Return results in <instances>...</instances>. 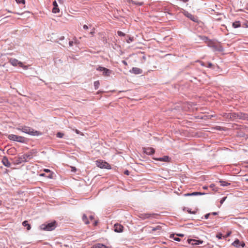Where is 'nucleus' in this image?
I'll return each mask as SVG.
<instances>
[{"label":"nucleus","instance_id":"f257e3e1","mask_svg":"<svg viewBox=\"0 0 248 248\" xmlns=\"http://www.w3.org/2000/svg\"><path fill=\"white\" fill-rule=\"evenodd\" d=\"M17 129L22 131V132L32 136H39L42 135V133L40 132L34 130L32 128L27 126H20L17 128Z\"/></svg>","mask_w":248,"mask_h":248},{"label":"nucleus","instance_id":"f03ea898","mask_svg":"<svg viewBox=\"0 0 248 248\" xmlns=\"http://www.w3.org/2000/svg\"><path fill=\"white\" fill-rule=\"evenodd\" d=\"M8 138L11 140L17 141L21 143H25L27 139L23 137L16 135L14 134H10L8 136Z\"/></svg>","mask_w":248,"mask_h":248},{"label":"nucleus","instance_id":"7ed1b4c3","mask_svg":"<svg viewBox=\"0 0 248 248\" xmlns=\"http://www.w3.org/2000/svg\"><path fill=\"white\" fill-rule=\"evenodd\" d=\"M41 229L44 230L52 231L56 227V221H53L46 224H42L41 226Z\"/></svg>","mask_w":248,"mask_h":248},{"label":"nucleus","instance_id":"20e7f679","mask_svg":"<svg viewBox=\"0 0 248 248\" xmlns=\"http://www.w3.org/2000/svg\"><path fill=\"white\" fill-rule=\"evenodd\" d=\"M96 164L98 167L101 169H111V166L108 163L102 160L96 161Z\"/></svg>","mask_w":248,"mask_h":248},{"label":"nucleus","instance_id":"39448f33","mask_svg":"<svg viewBox=\"0 0 248 248\" xmlns=\"http://www.w3.org/2000/svg\"><path fill=\"white\" fill-rule=\"evenodd\" d=\"M9 62L14 66L18 65L20 67L23 68L24 69H27L28 68L27 66L24 65L22 62H19L17 60L14 58H11L9 60Z\"/></svg>","mask_w":248,"mask_h":248},{"label":"nucleus","instance_id":"423d86ee","mask_svg":"<svg viewBox=\"0 0 248 248\" xmlns=\"http://www.w3.org/2000/svg\"><path fill=\"white\" fill-rule=\"evenodd\" d=\"M162 227L163 226L160 225H157L155 227H149L150 229L149 232L152 233L156 232L158 234H159L162 231Z\"/></svg>","mask_w":248,"mask_h":248},{"label":"nucleus","instance_id":"0eeeda50","mask_svg":"<svg viewBox=\"0 0 248 248\" xmlns=\"http://www.w3.org/2000/svg\"><path fill=\"white\" fill-rule=\"evenodd\" d=\"M32 155L31 152L28 153L26 154L23 155L21 156V159L23 161H27L29 159H30L32 158Z\"/></svg>","mask_w":248,"mask_h":248},{"label":"nucleus","instance_id":"6e6552de","mask_svg":"<svg viewBox=\"0 0 248 248\" xmlns=\"http://www.w3.org/2000/svg\"><path fill=\"white\" fill-rule=\"evenodd\" d=\"M124 227L120 224H115L114 225V230L117 232H122L123 231Z\"/></svg>","mask_w":248,"mask_h":248},{"label":"nucleus","instance_id":"1a4fd4ad","mask_svg":"<svg viewBox=\"0 0 248 248\" xmlns=\"http://www.w3.org/2000/svg\"><path fill=\"white\" fill-rule=\"evenodd\" d=\"M185 16L190 19L191 20L197 22L198 20L197 17L192 14L189 13L188 12L185 11L184 13Z\"/></svg>","mask_w":248,"mask_h":248},{"label":"nucleus","instance_id":"9d476101","mask_svg":"<svg viewBox=\"0 0 248 248\" xmlns=\"http://www.w3.org/2000/svg\"><path fill=\"white\" fill-rule=\"evenodd\" d=\"M157 215L155 214H142L140 216V217L142 219H146L149 218H155Z\"/></svg>","mask_w":248,"mask_h":248},{"label":"nucleus","instance_id":"9b49d317","mask_svg":"<svg viewBox=\"0 0 248 248\" xmlns=\"http://www.w3.org/2000/svg\"><path fill=\"white\" fill-rule=\"evenodd\" d=\"M144 152L147 155H152L155 153V150L154 148L151 147L144 148L143 149Z\"/></svg>","mask_w":248,"mask_h":248},{"label":"nucleus","instance_id":"f8f14e48","mask_svg":"<svg viewBox=\"0 0 248 248\" xmlns=\"http://www.w3.org/2000/svg\"><path fill=\"white\" fill-rule=\"evenodd\" d=\"M188 242L190 244L192 245H197L202 244L203 243V241L202 240L191 239L188 240Z\"/></svg>","mask_w":248,"mask_h":248},{"label":"nucleus","instance_id":"ddd939ff","mask_svg":"<svg viewBox=\"0 0 248 248\" xmlns=\"http://www.w3.org/2000/svg\"><path fill=\"white\" fill-rule=\"evenodd\" d=\"M2 163L3 165L7 167H10L11 166V163L9 161L8 158L6 156H4L2 159Z\"/></svg>","mask_w":248,"mask_h":248},{"label":"nucleus","instance_id":"4468645a","mask_svg":"<svg viewBox=\"0 0 248 248\" xmlns=\"http://www.w3.org/2000/svg\"><path fill=\"white\" fill-rule=\"evenodd\" d=\"M53 5L54 6V7L52 9V12L54 13H59L60 11V10L58 8V6L57 3V2L56 1H53Z\"/></svg>","mask_w":248,"mask_h":248},{"label":"nucleus","instance_id":"2eb2a0df","mask_svg":"<svg viewBox=\"0 0 248 248\" xmlns=\"http://www.w3.org/2000/svg\"><path fill=\"white\" fill-rule=\"evenodd\" d=\"M130 71L135 74H140L142 73V70L137 67H133Z\"/></svg>","mask_w":248,"mask_h":248},{"label":"nucleus","instance_id":"dca6fc26","mask_svg":"<svg viewBox=\"0 0 248 248\" xmlns=\"http://www.w3.org/2000/svg\"><path fill=\"white\" fill-rule=\"evenodd\" d=\"M155 159L156 160L160 161H164V162H167L170 161V158L168 156H164L162 157L155 158Z\"/></svg>","mask_w":248,"mask_h":248},{"label":"nucleus","instance_id":"f3484780","mask_svg":"<svg viewBox=\"0 0 248 248\" xmlns=\"http://www.w3.org/2000/svg\"><path fill=\"white\" fill-rule=\"evenodd\" d=\"M204 193L198 192H194L191 193H187L185 194V196H196V195H204Z\"/></svg>","mask_w":248,"mask_h":248},{"label":"nucleus","instance_id":"a211bd4d","mask_svg":"<svg viewBox=\"0 0 248 248\" xmlns=\"http://www.w3.org/2000/svg\"><path fill=\"white\" fill-rule=\"evenodd\" d=\"M241 22L239 21H236L232 23V26L234 28H237L241 27Z\"/></svg>","mask_w":248,"mask_h":248},{"label":"nucleus","instance_id":"6ab92c4d","mask_svg":"<svg viewBox=\"0 0 248 248\" xmlns=\"http://www.w3.org/2000/svg\"><path fill=\"white\" fill-rule=\"evenodd\" d=\"M91 248H106V246L102 244H96L93 246Z\"/></svg>","mask_w":248,"mask_h":248},{"label":"nucleus","instance_id":"aec40b11","mask_svg":"<svg viewBox=\"0 0 248 248\" xmlns=\"http://www.w3.org/2000/svg\"><path fill=\"white\" fill-rule=\"evenodd\" d=\"M23 226L27 227V230H30L31 228V225L28 223V221H24L22 223Z\"/></svg>","mask_w":248,"mask_h":248},{"label":"nucleus","instance_id":"412c9836","mask_svg":"<svg viewBox=\"0 0 248 248\" xmlns=\"http://www.w3.org/2000/svg\"><path fill=\"white\" fill-rule=\"evenodd\" d=\"M82 220L86 224H88L89 223V221L88 220L87 217L86 215L83 214L82 217Z\"/></svg>","mask_w":248,"mask_h":248},{"label":"nucleus","instance_id":"4be33fe9","mask_svg":"<svg viewBox=\"0 0 248 248\" xmlns=\"http://www.w3.org/2000/svg\"><path fill=\"white\" fill-rule=\"evenodd\" d=\"M129 2L138 5H142L143 4V2H137L133 0H129Z\"/></svg>","mask_w":248,"mask_h":248},{"label":"nucleus","instance_id":"5701e85b","mask_svg":"<svg viewBox=\"0 0 248 248\" xmlns=\"http://www.w3.org/2000/svg\"><path fill=\"white\" fill-rule=\"evenodd\" d=\"M240 241L238 239H236L232 243V245L235 247H238L240 246Z\"/></svg>","mask_w":248,"mask_h":248},{"label":"nucleus","instance_id":"b1692460","mask_svg":"<svg viewBox=\"0 0 248 248\" xmlns=\"http://www.w3.org/2000/svg\"><path fill=\"white\" fill-rule=\"evenodd\" d=\"M170 238L173 239L174 240L177 241H180V239L177 237L175 236V235L174 234H171L170 235Z\"/></svg>","mask_w":248,"mask_h":248},{"label":"nucleus","instance_id":"393cba45","mask_svg":"<svg viewBox=\"0 0 248 248\" xmlns=\"http://www.w3.org/2000/svg\"><path fill=\"white\" fill-rule=\"evenodd\" d=\"M187 211L189 213L195 214L196 213V212L197 211V209L196 208H195L194 210H192L191 209H190L188 208L187 209Z\"/></svg>","mask_w":248,"mask_h":248},{"label":"nucleus","instance_id":"a878e982","mask_svg":"<svg viewBox=\"0 0 248 248\" xmlns=\"http://www.w3.org/2000/svg\"><path fill=\"white\" fill-rule=\"evenodd\" d=\"M97 70L98 71H108V69L105 68V67H101V66H99L97 68Z\"/></svg>","mask_w":248,"mask_h":248},{"label":"nucleus","instance_id":"bb28decb","mask_svg":"<svg viewBox=\"0 0 248 248\" xmlns=\"http://www.w3.org/2000/svg\"><path fill=\"white\" fill-rule=\"evenodd\" d=\"M219 183L221 184V186H227L230 185V183L223 181H220Z\"/></svg>","mask_w":248,"mask_h":248},{"label":"nucleus","instance_id":"cd10ccee","mask_svg":"<svg viewBox=\"0 0 248 248\" xmlns=\"http://www.w3.org/2000/svg\"><path fill=\"white\" fill-rule=\"evenodd\" d=\"M103 75L104 76H109L111 73V71L110 70L108 69V71H103Z\"/></svg>","mask_w":248,"mask_h":248},{"label":"nucleus","instance_id":"c85d7f7f","mask_svg":"<svg viewBox=\"0 0 248 248\" xmlns=\"http://www.w3.org/2000/svg\"><path fill=\"white\" fill-rule=\"evenodd\" d=\"M94 86L95 89H97L99 86V81H96L94 82Z\"/></svg>","mask_w":248,"mask_h":248},{"label":"nucleus","instance_id":"c756f323","mask_svg":"<svg viewBox=\"0 0 248 248\" xmlns=\"http://www.w3.org/2000/svg\"><path fill=\"white\" fill-rule=\"evenodd\" d=\"M64 134L61 132H58L56 134L57 137L62 138L63 137Z\"/></svg>","mask_w":248,"mask_h":248},{"label":"nucleus","instance_id":"7c9ffc66","mask_svg":"<svg viewBox=\"0 0 248 248\" xmlns=\"http://www.w3.org/2000/svg\"><path fill=\"white\" fill-rule=\"evenodd\" d=\"M16 1L18 3L25 4V0H16Z\"/></svg>","mask_w":248,"mask_h":248},{"label":"nucleus","instance_id":"2f4dec72","mask_svg":"<svg viewBox=\"0 0 248 248\" xmlns=\"http://www.w3.org/2000/svg\"><path fill=\"white\" fill-rule=\"evenodd\" d=\"M216 237L218 238L219 239H221L222 237H223L222 234L221 233H217L216 235Z\"/></svg>","mask_w":248,"mask_h":248},{"label":"nucleus","instance_id":"473e14b6","mask_svg":"<svg viewBox=\"0 0 248 248\" xmlns=\"http://www.w3.org/2000/svg\"><path fill=\"white\" fill-rule=\"evenodd\" d=\"M118 34L119 35V36H124V33H123V32L121 31H118V32H117Z\"/></svg>","mask_w":248,"mask_h":248},{"label":"nucleus","instance_id":"72a5a7b5","mask_svg":"<svg viewBox=\"0 0 248 248\" xmlns=\"http://www.w3.org/2000/svg\"><path fill=\"white\" fill-rule=\"evenodd\" d=\"M231 233V232H228L225 235L223 236V237L224 238L228 237V236H229L230 235Z\"/></svg>","mask_w":248,"mask_h":248},{"label":"nucleus","instance_id":"f704fd0d","mask_svg":"<svg viewBox=\"0 0 248 248\" xmlns=\"http://www.w3.org/2000/svg\"><path fill=\"white\" fill-rule=\"evenodd\" d=\"M206 66L209 68H212L213 67V64L211 62H208Z\"/></svg>","mask_w":248,"mask_h":248},{"label":"nucleus","instance_id":"c9c22d12","mask_svg":"<svg viewBox=\"0 0 248 248\" xmlns=\"http://www.w3.org/2000/svg\"><path fill=\"white\" fill-rule=\"evenodd\" d=\"M71 171L73 172H76L77 170L76 168L75 167H71Z\"/></svg>","mask_w":248,"mask_h":248},{"label":"nucleus","instance_id":"e433bc0d","mask_svg":"<svg viewBox=\"0 0 248 248\" xmlns=\"http://www.w3.org/2000/svg\"><path fill=\"white\" fill-rule=\"evenodd\" d=\"M210 215H211V214H210V213H209V214H206V215H205V219H207V218H208V217H209V216H210Z\"/></svg>","mask_w":248,"mask_h":248},{"label":"nucleus","instance_id":"4c0bfd02","mask_svg":"<svg viewBox=\"0 0 248 248\" xmlns=\"http://www.w3.org/2000/svg\"><path fill=\"white\" fill-rule=\"evenodd\" d=\"M240 246H242V247H244L245 246V244L243 242H240Z\"/></svg>","mask_w":248,"mask_h":248},{"label":"nucleus","instance_id":"58836bf2","mask_svg":"<svg viewBox=\"0 0 248 248\" xmlns=\"http://www.w3.org/2000/svg\"><path fill=\"white\" fill-rule=\"evenodd\" d=\"M124 173L127 175H129V172L128 171V170H125L124 172Z\"/></svg>","mask_w":248,"mask_h":248},{"label":"nucleus","instance_id":"ea45409f","mask_svg":"<svg viewBox=\"0 0 248 248\" xmlns=\"http://www.w3.org/2000/svg\"><path fill=\"white\" fill-rule=\"evenodd\" d=\"M227 197H223L221 200L220 202H224L226 199Z\"/></svg>","mask_w":248,"mask_h":248},{"label":"nucleus","instance_id":"a19ab883","mask_svg":"<svg viewBox=\"0 0 248 248\" xmlns=\"http://www.w3.org/2000/svg\"><path fill=\"white\" fill-rule=\"evenodd\" d=\"M83 29H85V30H87L88 29V26H87L86 25H84L83 26Z\"/></svg>","mask_w":248,"mask_h":248},{"label":"nucleus","instance_id":"79ce46f5","mask_svg":"<svg viewBox=\"0 0 248 248\" xmlns=\"http://www.w3.org/2000/svg\"><path fill=\"white\" fill-rule=\"evenodd\" d=\"M73 42L72 41H70L69 42V46H73Z\"/></svg>","mask_w":248,"mask_h":248},{"label":"nucleus","instance_id":"37998d69","mask_svg":"<svg viewBox=\"0 0 248 248\" xmlns=\"http://www.w3.org/2000/svg\"><path fill=\"white\" fill-rule=\"evenodd\" d=\"M44 171L46 172H50V170L48 169H45Z\"/></svg>","mask_w":248,"mask_h":248},{"label":"nucleus","instance_id":"c03bdc74","mask_svg":"<svg viewBox=\"0 0 248 248\" xmlns=\"http://www.w3.org/2000/svg\"><path fill=\"white\" fill-rule=\"evenodd\" d=\"M53 177L52 173H51L48 176V177L49 178H52Z\"/></svg>","mask_w":248,"mask_h":248},{"label":"nucleus","instance_id":"a18cd8bd","mask_svg":"<svg viewBox=\"0 0 248 248\" xmlns=\"http://www.w3.org/2000/svg\"><path fill=\"white\" fill-rule=\"evenodd\" d=\"M122 62H123V63H124L125 65H127V63L126 62V61H122Z\"/></svg>","mask_w":248,"mask_h":248},{"label":"nucleus","instance_id":"49530a36","mask_svg":"<svg viewBox=\"0 0 248 248\" xmlns=\"http://www.w3.org/2000/svg\"><path fill=\"white\" fill-rule=\"evenodd\" d=\"M89 217H90V219H91V220H93V219H94V217H93V216H92V215L90 216Z\"/></svg>","mask_w":248,"mask_h":248},{"label":"nucleus","instance_id":"de8ad7c7","mask_svg":"<svg viewBox=\"0 0 248 248\" xmlns=\"http://www.w3.org/2000/svg\"><path fill=\"white\" fill-rule=\"evenodd\" d=\"M210 214H211V215L212 214V215H215V216L217 215V212H213V213H210Z\"/></svg>","mask_w":248,"mask_h":248},{"label":"nucleus","instance_id":"09e8293b","mask_svg":"<svg viewBox=\"0 0 248 248\" xmlns=\"http://www.w3.org/2000/svg\"><path fill=\"white\" fill-rule=\"evenodd\" d=\"M97 221H95L93 223V225L94 226H96L97 225Z\"/></svg>","mask_w":248,"mask_h":248},{"label":"nucleus","instance_id":"8fccbe9b","mask_svg":"<svg viewBox=\"0 0 248 248\" xmlns=\"http://www.w3.org/2000/svg\"><path fill=\"white\" fill-rule=\"evenodd\" d=\"M75 132H76V133L77 134H78L80 133L79 131V130H78V129H76Z\"/></svg>","mask_w":248,"mask_h":248},{"label":"nucleus","instance_id":"3c124183","mask_svg":"<svg viewBox=\"0 0 248 248\" xmlns=\"http://www.w3.org/2000/svg\"><path fill=\"white\" fill-rule=\"evenodd\" d=\"M214 186H215V185H214V184H211V185L210 186V187L211 188H213Z\"/></svg>","mask_w":248,"mask_h":248},{"label":"nucleus","instance_id":"603ef678","mask_svg":"<svg viewBox=\"0 0 248 248\" xmlns=\"http://www.w3.org/2000/svg\"><path fill=\"white\" fill-rule=\"evenodd\" d=\"M203 189H207L208 188V187L207 186H203Z\"/></svg>","mask_w":248,"mask_h":248},{"label":"nucleus","instance_id":"864d4df0","mask_svg":"<svg viewBox=\"0 0 248 248\" xmlns=\"http://www.w3.org/2000/svg\"><path fill=\"white\" fill-rule=\"evenodd\" d=\"M242 115V113H240V115H239L240 118H245V117H244H244H242V116H241Z\"/></svg>","mask_w":248,"mask_h":248},{"label":"nucleus","instance_id":"5fc2aeb1","mask_svg":"<svg viewBox=\"0 0 248 248\" xmlns=\"http://www.w3.org/2000/svg\"><path fill=\"white\" fill-rule=\"evenodd\" d=\"M177 235H178L179 236H181V237L184 236V234H177Z\"/></svg>","mask_w":248,"mask_h":248},{"label":"nucleus","instance_id":"6e6d98bb","mask_svg":"<svg viewBox=\"0 0 248 248\" xmlns=\"http://www.w3.org/2000/svg\"><path fill=\"white\" fill-rule=\"evenodd\" d=\"M202 66H206V65L204 64V63L203 62H202Z\"/></svg>","mask_w":248,"mask_h":248},{"label":"nucleus","instance_id":"4d7b16f0","mask_svg":"<svg viewBox=\"0 0 248 248\" xmlns=\"http://www.w3.org/2000/svg\"><path fill=\"white\" fill-rule=\"evenodd\" d=\"M40 176H45V174H43H43H41Z\"/></svg>","mask_w":248,"mask_h":248},{"label":"nucleus","instance_id":"13d9d810","mask_svg":"<svg viewBox=\"0 0 248 248\" xmlns=\"http://www.w3.org/2000/svg\"><path fill=\"white\" fill-rule=\"evenodd\" d=\"M93 33H94V32H93V31H91V32H90V34H92V35L93 34Z\"/></svg>","mask_w":248,"mask_h":248},{"label":"nucleus","instance_id":"bf43d9fd","mask_svg":"<svg viewBox=\"0 0 248 248\" xmlns=\"http://www.w3.org/2000/svg\"><path fill=\"white\" fill-rule=\"evenodd\" d=\"M187 1H188V0H183V1H184V2H186Z\"/></svg>","mask_w":248,"mask_h":248},{"label":"nucleus","instance_id":"052dcab7","mask_svg":"<svg viewBox=\"0 0 248 248\" xmlns=\"http://www.w3.org/2000/svg\"><path fill=\"white\" fill-rule=\"evenodd\" d=\"M129 41H132V39L130 38V39H129Z\"/></svg>","mask_w":248,"mask_h":248},{"label":"nucleus","instance_id":"680f3d73","mask_svg":"<svg viewBox=\"0 0 248 248\" xmlns=\"http://www.w3.org/2000/svg\"><path fill=\"white\" fill-rule=\"evenodd\" d=\"M207 38L206 37H204V39L203 40H204V39H206Z\"/></svg>","mask_w":248,"mask_h":248},{"label":"nucleus","instance_id":"e2e57ef3","mask_svg":"<svg viewBox=\"0 0 248 248\" xmlns=\"http://www.w3.org/2000/svg\"><path fill=\"white\" fill-rule=\"evenodd\" d=\"M106 248H108V247H107L106 246Z\"/></svg>","mask_w":248,"mask_h":248}]
</instances>
